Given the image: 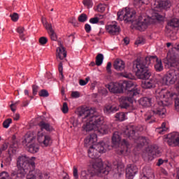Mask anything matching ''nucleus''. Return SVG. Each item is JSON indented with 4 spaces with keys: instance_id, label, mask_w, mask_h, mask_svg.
Masks as SVG:
<instances>
[{
    "instance_id": "obj_1",
    "label": "nucleus",
    "mask_w": 179,
    "mask_h": 179,
    "mask_svg": "<svg viewBox=\"0 0 179 179\" xmlns=\"http://www.w3.org/2000/svg\"><path fill=\"white\" fill-rule=\"evenodd\" d=\"M77 114L79 120L85 122L83 126L85 132L94 131L101 135H106L110 132L111 125L104 124V117L96 111V109L81 108L78 110Z\"/></svg>"
},
{
    "instance_id": "obj_2",
    "label": "nucleus",
    "mask_w": 179,
    "mask_h": 179,
    "mask_svg": "<svg viewBox=\"0 0 179 179\" xmlns=\"http://www.w3.org/2000/svg\"><path fill=\"white\" fill-rule=\"evenodd\" d=\"M117 20L122 22L124 20L125 23H134L135 24L137 30L140 31H145L148 29V26L151 23H155L157 22H164V16L159 14L158 13H154L152 17L150 18H143L142 16H139L137 20H135L136 16V11L132 8H126L117 13Z\"/></svg>"
},
{
    "instance_id": "obj_3",
    "label": "nucleus",
    "mask_w": 179,
    "mask_h": 179,
    "mask_svg": "<svg viewBox=\"0 0 179 179\" xmlns=\"http://www.w3.org/2000/svg\"><path fill=\"white\" fill-rule=\"evenodd\" d=\"M36 157H29L26 155L19 156L17 159V169L11 172L13 179H23L27 176V179H41V171H34L36 169Z\"/></svg>"
},
{
    "instance_id": "obj_4",
    "label": "nucleus",
    "mask_w": 179,
    "mask_h": 179,
    "mask_svg": "<svg viewBox=\"0 0 179 179\" xmlns=\"http://www.w3.org/2000/svg\"><path fill=\"white\" fill-rule=\"evenodd\" d=\"M133 69H136V75L138 76V79L145 80L141 83V87L143 89H155L157 85V80L156 78H152V73L149 71L148 66L145 64V62L142 60H135L133 62Z\"/></svg>"
},
{
    "instance_id": "obj_5",
    "label": "nucleus",
    "mask_w": 179,
    "mask_h": 179,
    "mask_svg": "<svg viewBox=\"0 0 179 179\" xmlns=\"http://www.w3.org/2000/svg\"><path fill=\"white\" fill-rule=\"evenodd\" d=\"M84 142L85 146L89 148L87 153L90 159H99L100 153H106L107 150H110V145L103 141L96 145H93L97 142V134H96L87 136Z\"/></svg>"
},
{
    "instance_id": "obj_6",
    "label": "nucleus",
    "mask_w": 179,
    "mask_h": 179,
    "mask_svg": "<svg viewBox=\"0 0 179 179\" xmlns=\"http://www.w3.org/2000/svg\"><path fill=\"white\" fill-rule=\"evenodd\" d=\"M122 85L123 89L127 90V96H122L120 98V107L121 108L129 110L131 108L129 104L134 103V97L138 96L141 91L135 87V84L131 80L124 81Z\"/></svg>"
},
{
    "instance_id": "obj_7",
    "label": "nucleus",
    "mask_w": 179,
    "mask_h": 179,
    "mask_svg": "<svg viewBox=\"0 0 179 179\" xmlns=\"http://www.w3.org/2000/svg\"><path fill=\"white\" fill-rule=\"evenodd\" d=\"M92 167L94 170V173L99 177H104V176H108V173L111 171V166L103 165V161L101 159H96L92 164Z\"/></svg>"
},
{
    "instance_id": "obj_8",
    "label": "nucleus",
    "mask_w": 179,
    "mask_h": 179,
    "mask_svg": "<svg viewBox=\"0 0 179 179\" xmlns=\"http://www.w3.org/2000/svg\"><path fill=\"white\" fill-rule=\"evenodd\" d=\"M162 82L166 85H174L177 82L176 89L179 90L178 71L176 69L169 70L162 78Z\"/></svg>"
},
{
    "instance_id": "obj_9",
    "label": "nucleus",
    "mask_w": 179,
    "mask_h": 179,
    "mask_svg": "<svg viewBox=\"0 0 179 179\" xmlns=\"http://www.w3.org/2000/svg\"><path fill=\"white\" fill-rule=\"evenodd\" d=\"M155 69L156 72H162L163 71V63H162V59H159L157 56H149L145 57V63L147 65H150V64H155Z\"/></svg>"
},
{
    "instance_id": "obj_10",
    "label": "nucleus",
    "mask_w": 179,
    "mask_h": 179,
    "mask_svg": "<svg viewBox=\"0 0 179 179\" xmlns=\"http://www.w3.org/2000/svg\"><path fill=\"white\" fill-rule=\"evenodd\" d=\"M38 142L43 148H47L52 143V139L50 135L44 134L41 131L38 132Z\"/></svg>"
},
{
    "instance_id": "obj_11",
    "label": "nucleus",
    "mask_w": 179,
    "mask_h": 179,
    "mask_svg": "<svg viewBox=\"0 0 179 179\" xmlns=\"http://www.w3.org/2000/svg\"><path fill=\"white\" fill-rule=\"evenodd\" d=\"M168 65L176 68L179 72V56L173 52L167 54Z\"/></svg>"
},
{
    "instance_id": "obj_12",
    "label": "nucleus",
    "mask_w": 179,
    "mask_h": 179,
    "mask_svg": "<svg viewBox=\"0 0 179 179\" xmlns=\"http://www.w3.org/2000/svg\"><path fill=\"white\" fill-rule=\"evenodd\" d=\"M42 23L45 29H46V30L48 31V33L51 40L52 41H57V40H58V37L57 36V34H55V31H54V29H52V25L47 22L45 19H42Z\"/></svg>"
},
{
    "instance_id": "obj_13",
    "label": "nucleus",
    "mask_w": 179,
    "mask_h": 179,
    "mask_svg": "<svg viewBox=\"0 0 179 179\" xmlns=\"http://www.w3.org/2000/svg\"><path fill=\"white\" fill-rule=\"evenodd\" d=\"M106 87L108 89L110 93L118 94L124 92L122 84L118 83H110L106 85Z\"/></svg>"
},
{
    "instance_id": "obj_14",
    "label": "nucleus",
    "mask_w": 179,
    "mask_h": 179,
    "mask_svg": "<svg viewBox=\"0 0 179 179\" xmlns=\"http://www.w3.org/2000/svg\"><path fill=\"white\" fill-rule=\"evenodd\" d=\"M179 27V20L178 18H173L168 21L166 26V31L168 34L173 33L176 29Z\"/></svg>"
},
{
    "instance_id": "obj_15",
    "label": "nucleus",
    "mask_w": 179,
    "mask_h": 179,
    "mask_svg": "<svg viewBox=\"0 0 179 179\" xmlns=\"http://www.w3.org/2000/svg\"><path fill=\"white\" fill-rule=\"evenodd\" d=\"M138 174V166L135 164H128L126 169V177L128 179H134Z\"/></svg>"
},
{
    "instance_id": "obj_16",
    "label": "nucleus",
    "mask_w": 179,
    "mask_h": 179,
    "mask_svg": "<svg viewBox=\"0 0 179 179\" xmlns=\"http://www.w3.org/2000/svg\"><path fill=\"white\" fill-rule=\"evenodd\" d=\"M106 29V31L112 36H117V34H120V32L121 31V28H120V26L117 24V22H113L112 24L107 25Z\"/></svg>"
},
{
    "instance_id": "obj_17",
    "label": "nucleus",
    "mask_w": 179,
    "mask_h": 179,
    "mask_svg": "<svg viewBox=\"0 0 179 179\" xmlns=\"http://www.w3.org/2000/svg\"><path fill=\"white\" fill-rule=\"evenodd\" d=\"M136 132V127L134 125H129L126 127L125 130L123 131V135L126 138H129V139H135V133Z\"/></svg>"
},
{
    "instance_id": "obj_18",
    "label": "nucleus",
    "mask_w": 179,
    "mask_h": 179,
    "mask_svg": "<svg viewBox=\"0 0 179 179\" xmlns=\"http://www.w3.org/2000/svg\"><path fill=\"white\" fill-rule=\"evenodd\" d=\"M168 143L170 146H179V134L178 133H172L168 136Z\"/></svg>"
},
{
    "instance_id": "obj_19",
    "label": "nucleus",
    "mask_w": 179,
    "mask_h": 179,
    "mask_svg": "<svg viewBox=\"0 0 179 179\" xmlns=\"http://www.w3.org/2000/svg\"><path fill=\"white\" fill-rule=\"evenodd\" d=\"M113 68L115 71H124L125 69V62L121 59H116L113 63Z\"/></svg>"
},
{
    "instance_id": "obj_20",
    "label": "nucleus",
    "mask_w": 179,
    "mask_h": 179,
    "mask_svg": "<svg viewBox=\"0 0 179 179\" xmlns=\"http://www.w3.org/2000/svg\"><path fill=\"white\" fill-rule=\"evenodd\" d=\"M38 127L41 128V131H47V132H52L54 131V127L44 121H41L38 123Z\"/></svg>"
},
{
    "instance_id": "obj_21",
    "label": "nucleus",
    "mask_w": 179,
    "mask_h": 179,
    "mask_svg": "<svg viewBox=\"0 0 179 179\" xmlns=\"http://www.w3.org/2000/svg\"><path fill=\"white\" fill-rule=\"evenodd\" d=\"M64 58H66V51L65 48L61 45L57 48V59L62 60Z\"/></svg>"
},
{
    "instance_id": "obj_22",
    "label": "nucleus",
    "mask_w": 179,
    "mask_h": 179,
    "mask_svg": "<svg viewBox=\"0 0 179 179\" xmlns=\"http://www.w3.org/2000/svg\"><path fill=\"white\" fill-rule=\"evenodd\" d=\"M137 148H142L149 144V139L146 137L139 136L136 141Z\"/></svg>"
},
{
    "instance_id": "obj_23",
    "label": "nucleus",
    "mask_w": 179,
    "mask_h": 179,
    "mask_svg": "<svg viewBox=\"0 0 179 179\" xmlns=\"http://www.w3.org/2000/svg\"><path fill=\"white\" fill-rule=\"evenodd\" d=\"M120 142H121V136H120V133L118 131H115L113 133L112 137V143L115 146L120 145Z\"/></svg>"
},
{
    "instance_id": "obj_24",
    "label": "nucleus",
    "mask_w": 179,
    "mask_h": 179,
    "mask_svg": "<svg viewBox=\"0 0 179 179\" xmlns=\"http://www.w3.org/2000/svg\"><path fill=\"white\" fill-rule=\"evenodd\" d=\"M140 104L143 106V107H150V106H152V99L143 97L141 99Z\"/></svg>"
},
{
    "instance_id": "obj_25",
    "label": "nucleus",
    "mask_w": 179,
    "mask_h": 179,
    "mask_svg": "<svg viewBox=\"0 0 179 179\" xmlns=\"http://www.w3.org/2000/svg\"><path fill=\"white\" fill-rule=\"evenodd\" d=\"M123 149H120L117 151L118 155H122L124 152H128V147L129 146V143L125 139H123L121 143Z\"/></svg>"
},
{
    "instance_id": "obj_26",
    "label": "nucleus",
    "mask_w": 179,
    "mask_h": 179,
    "mask_svg": "<svg viewBox=\"0 0 179 179\" xmlns=\"http://www.w3.org/2000/svg\"><path fill=\"white\" fill-rule=\"evenodd\" d=\"M159 153V148H157V147L151 148L149 152H148V159H152V157H155V156H157Z\"/></svg>"
},
{
    "instance_id": "obj_27",
    "label": "nucleus",
    "mask_w": 179,
    "mask_h": 179,
    "mask_svg": "<svg viewBox=\"0 0 179 179\" xmlns=\"http://www.w3.org/2000/svg\"><path fill=\"white\" fill-rule=\"evenodd\" d=\"M172 3L170 0L161 1V8L167 10L171 8Z\"/></svg>"
},
{
    "instance_id": "obj_28",
    "label": "nucleus",
    "mask_w": 179,
    "mask_h": 179,
    "mask_svg": "<svg viewBox=\"0 0 179 179\" xmlns=\"http://www.w3.org/2000/svg\"><path fill=\"white\" fill-rule=\"evenodd\" d=\"M40 148L37 143H32L29 145V152L30 153H37L38 152Z\"/></svg>"
},
{
    "instance_id": "obj_29",
    "label": "nucleus",
    "mask_w": 179,
    "mask_h": 179,
    "mask_svg": "<svg viewBox=\"0 0 179 179\" xmlns=\"http://www.w3.org/2000/svg\"><path fill=\"white\" fill-rule=\"evenodd\" d=\"M150 0H134V5L135 6H142V5H148Z\"/></svg>"
},
{
    "instance_id": "obj_30",
    "label": "nucleus",
    "mask_w": 179,
    "mask_h": 179,
    "mask_svg": "<svg viewBox=\"0 0 179 179\" xmlns=\"http://www.w3.org/2000/svg\"><path fill=\"white\" fill-rule=\"evenodd\" d=\"M115 117L117 121H125L127 115H125L124 112H119L115 114Z\"/></svg>"
},
{
    "instance_id": "obj_31",
    "label": "nucleus",
    "mask_w": 179,
    "mask_h": 179,
    "mask_svg": "<svg viewBox=\"0 0 179 179\" xmlns=\"http://www.w3.org/2000/svg\"><path fill=\"white\" fill-rule=\"evenodd\" d=\"M104 60V56L103 54L99 53L96 57V65L97 66H100L103 64V61Z\"/></svg>"
},
{
    "instance_id": "obj_32",
    "label": "nucleus",
    "mask_w": 179,
    "mask_h": 179,
    "mask_svg": "<svg viewBox=\"0 0 179 179\" xmlns=\"http://www.w3.org/2000/svg\"><path fill=\"white\" fill-rule=\"evenodd\" d=\"M81 179H91L92 173L89 171H82L80 174Z\"/></svg>"
},
{
    "instance_id": "obj_33",
    "label": "nucleus",
    "mask_w": 179,
    "mask_h": 179,
    "mask_svg": "<svg viewBox=\"0 0 179 179\" xmlns=\"http://www.w3.org/2000/svg\"><path fill=\"white\" fill-rule=\"evenodd\" d=\"M167 129H169V128L166 127V122H163L162 124V126L157 129V131L159 134H161L163 135V134H164V132H166Z\"/></svg>"
},
{
    "instance_id": "obj_34",
    "label": "nucleus",
    "mask_w": 179,
    "mask_h": 179,
    "mask_svg": "<svg viewBox=\"0 0 179 179\" xmlns=\"http://www.w3.org/2000/svg\"><path fill=\"white\" fill-rule=\"evenodd\" d=\"M17 33H19L21 40H22V41H24L25 38H24V34H23V33L24 31V28L20 27L17 29Z\"/></svg>"
},
{
    "instance_id": "obj_35",
    "label": "nucleus",
    "mask_w": 179,
    "mask_h": 179,
    "mask_svg": "<svg viewBox=\"0 0 179 179\" xmlns=\"http://www.w3.org/2000/svg\"><path fill=\"white\" fill-rule=\"evenodd\" d=\"M87 20V15L85 13H83L78 17V22L80 23H85Z\"/></svg>"
},
{
    "instance_id": "obj_36",
    "label": "nucleus",
    "mask_w": 179,
    "mask_h": 179,
    "mask_svg": "<svg viewBox=\"0 0 179 179\" xmlns=\"http://www.w3.org/2000/svg\"><path fill=\"white\" fill-rule=\"evenodd\" d=\"M36 138L30 134H26L25 136V142L26 143H31V142H33Z\"/></svg>"
},
{
    "instance_id": "obj_37",
    "label": "nucleus",
    "mask_w": 179,
    "mask_h": 179,
    "mask_svg": "<svg viewBox=\"0 0 179 179\" xmlns=\"http://www.w3.org/2000/svg\"><path fill=\"white\" fill-rule=\"evenodd\" d=\"M38 95L40 97H48L50 96V94L48 93V91L47 90H42L38 92Z\"/></svg>"
},
{
    "instance_id": "obj_38",
    "label": "nucleus",
    "mask_w": 179,
    "mask_h": 179,
    "mask_svg": "<svg viewBox=\"0 0 179 179\" xmlns=\"http://www.w3.org/2000/svg\"><path fill=\"white\" fill-rule=\"evenodd\" d=\"M144 176H146L147 177L151 179L155 178V174L152 169H148L146 173L144 174Z\"/></svg>"
},
{
    "instance_id": "obj_39",
    "label": "nucleus",
    "mask_w": 179,
    "mask_h": 179,
    "mask_svg": "<svg viewBox=\"0 0 179 179\" xmlns=\"http://www.w3.org/2000/svg\"><path fill=\"white\" fill-rule=\"evenodd\" d=\"M0 179H10V176L8 172L3 171L0 173Z\"/></svg>"
},
{
    "instance_id": "obj_40",
    "label": "nucleus",
    "mask_w": 179,
    "mask_h": 179,
    "mask_svg": "<svg viewBox=\"0 0 179 179\" xmlns=\"http://www.w3.org/2000/svg\"><path fill=\"white\" fill-rule=\"evenodd\" d=\"M12 122V119L8 118L4 120L3 122V128L8 129L9 128V126L10 125V123Z\"/></svg>"
},
{
    "instance_id": "obj_41",
    "label": "nucleus",
    "mask_w": 179,
    "mask_h": 179,
    "mask_svg": "<svg viewBox=\"0 0 179 179\" xmlns=\"http://www.w3.org/2000/svg\"><path fill=\"white\" fill-rule=\"evenodd\" d=\"M83 4L85 5V6H87L88 9H90V8L93 7V2L92 1V0H84Z\"/></svg>"
},
{
    "instance_id": "obj_42",
    "label": "nucleus",
    "mask_w": 179,
    "mask_h": 179,
    "mask_svg": "<svg viewBox=\"0 0 179 179\" xmlns=\"http://www.w3.org/2000/svg\"><path fill=\"white\" fill-rule=\"evenodd\" d=\"M48 43V38L45 36H42L39 38V43L41 45H45V43Z\"/></svg>"
},
{
    "instance_id": "obj_43",
    "label": "nucleus",
    "mask_w": 179,
    "mask_h": 179,
    "mask_svg": "<svg viewBox=\"0 0 179 179\" xmlns=\"http://www.w3.org/2000/svg\"><path fill=\"white\" fill-rule=\"evenodd\" d=\"M135 44L136 45H141L145 44V38H143V37H138L136 41Z\"/></svg>"
},
{
    "instance_id": "obj_44",
    "label": "nucleus",
    "mask_w": 179,
    "mask_h": 179,
    "mask_svg": "<svg viewBox=\"0 0 179 179\" xmlns=\"http://www.w3.org/2000/svg\"><path fill=\"white\" fill-rule=\"evenodd\" d=\"M161 5H162V1H155L152 4V8H154V9H156L157 8H161Z\"/></svg>"
},
{
    "instance_id": "obj_45",
    "label": "nucleus",
    "mask_w": 179,
    "mask_h": 179,
    "mask_svg": "<svg viewBox=\"0 0 179 179\" xmlns=\"http://www.w3.org/2000/svg\"><path fill=\"white\" fill-rule=\"evenodd\" d=\"M103 112L105 114H111L112 113V106H106L103 108Z\"/></svg>"
},
{
    "instance_id": "obj_46",
    "label": "nucleus",
    "mask_w": 179,
    "mask_h": 179,
    "mask_svg": "<svg viewBox=\"0 0 179 179\" xmlns=\"http://www.w3.org/2000/svg\"><path fill=\"white\" fill-rule=\"evenodd\" d=\"M62 110L64 114H66V113H68V111L69 110V108H68V103L66 102H64L63 103Z\"/></svg>"
},
{
    "instance_id": "obj_47",
    "label": "nucleus",
    "mask_w": 179,
    "mask_h": 179,
    "mask_svg": "<svg viewBox=\"0 0 179 179\" xmlns=\"http://www.w3.org/2000/svg\"><path fill=\"white\" fill-rule=\"evenodd\" d=\"M10 17L13 22H17V20H19V14L14 13L12 15H10Z\"/></svg>"
},
{
    "instance_id": "obj_48",
    "label": "nucleus",
    "mask_w": 179,
    "mask_h": 179,
    "mask_svg": "<svg viewBox=\"0 0 179 179\" xmlns=\"http://www.w3.org/2000/svg\"><path fill=\"white\" fill-rule=\"evenodd\" d=\"M73 175L74 179L79 178V174L78 173V168L76 166H73Z\"/></svg>"
},
{
    "instance_id": "obj_49",
    "label": "nucleus",
    "mask_w": 179,
    "mask_h": 179,
    "mask_svg": "<svg viewBox=\"0 0 179 179\" xmlns=\"http://www.w3.org/2000/svg\"><path fill=\"white\" fill-rule=\"evenodd\" d=\"M8 149V144L6 143H3L0 148V156L2 155V152H5Z\"/></svg>"
},
{
    "instance_id": "obj_50",
    "label": "nucleus",
    "mask_w": 179,
    "mask_h": 179,
    "mask_svg": "<svg viewBox=\"0 0 179 179\" xmlns=\"http://www.w3.org/2000/svg\"><path fill=\"white\" fill-rule=\"evenodd\" d=\"M98 22H99V17H97L90 18V23H91L92 24H96Z\"/></svg>"
},
{
    "instance_id": "obj_51",
    "label": "nucleus",
    "mask_w": 179,
    "mask_h": 179,
    "mask_svg": "<svg viewBox=\"0 0 179 179\" xmlns=\"http://www.w3.org/2000/svg\"><path fill=\"white\" fill-rule=\"evenodd\" d=\"M38 92V86L37 85H32V93L34 96H36L37 94V92Z\"/></svg>"
},
{
    "instance_id": "obj_52",
    "label": "nucleus",
    "mask_w": 179,
    "mask_h": 179,
    "mask_svg": "<svg viewBox=\"0 0 179 179\" xmlns=\"http://www.w3.org/2000/svg\"><path fill=\"white\" fill-rule=\"evenodd\" d=\"M111 66H112V64H111V62H108L107 64V66H106V71H107V73H109V75H111Z\"/></svg>"
},
{
    "instance_id": "obj_53",
    "label": "nucleus",
    "mask_w": 179,
    "mask_h": 179,
    "mask_svg": "<svg viewBox=\"0 0 179 179\" xmlns=\"http://www.w3.org/2000/svg\"><path fill=\"white\" fill-rule=\"evenodd\" d=\"M99 93L102 94V96H107L108 91H107V89L106 88H101L99 90Z\"/></svg>"
},
{
    "instance_id": "obj_54",
    "label": "nucleus",
    "mask_w": 179,
    "mask_h": 179,
    "mask_svg": "<svg viewBox=\"0 0 179 179\" xmlns=\"http://www.w3.org/2000/svg\"><path fill=\"white\" fill-rule=\"evenodd\" d=\"M71 96L74 99H78L80 96V94L79 93V92L75 91L71 93Z\"/></svg>"
},
{
    "instance_id": "obj_55",
    "label": "nucleus",
    "mask_w": 179,
    "mask_h": 179,
    "mask_svg": "<svg viewBox=\"0 0 179 179\" xmlns=\"http://www.w3.org/2000/svg\"><path fill=\"white\" fill-rule=\"evenodd\" d=\"M85 30L86 33H90L92 31V27L89 24H85Z\"/></svg>"
},
{
    "instance_id": "obj_56",
    "label": "nucleus",
    "mask_w": 179,
    "mask_h": 179,
    "mask_svg": "<svg viewBox=\"0 0 179 179\" xmlns=\"http://www.w3.org/2000/svg\"><path fill=\"white\" fill-rule=\"evenodd\" d=\"M98 9V12H104L106 10V8L104 7V6H103V4H99L97 7Z\"/></svg>"
},
{
    "instance_id": "obj_57",
    "label": "nucleus",
    "mask_w": 179,
    "mask_h": 179,
    "mask_svg": "<svg viewBox=\"0 0 179 179\" xmlns=\"http://www.w3.org/2000/svg\"><path fill=\"white\" fill-rule=\"evenodd\" d=\"M58 69L60 75L64 77V73H62L63 67H62V62H60L58 66Z\"/></svg>"
},
{
    "instance_id": "obj_58",
    "label": "nucleus",
    "mask_w": 179,
    "mask_h": 179,
    "mask_svg": "<svg viewBox=\"0 0 179 179\" xmlns=\"http://www.w3.org/2000/svg\"><path fill=\"white\" fill-rule=\"evenodd\" d=\"M50 175L48 173H41V179H49Z\"/></svg>"
},
{
    "instance_id": "obj_59",
    "label": "nucleus",
    "mask_w": 179,
    "mask_h": 179,
    "mask_svg": "<svg viewBox=\"0 0 179 179\" xmlns=\"http://www.w3.org/2000/svg\"><path fill=\"white\" fill-rule=\"evenodd\" d=\"M79 85L80 86H86V85H87V82H86L85 80H80Z\"/></svg>"
},
{
    "instance_id": "obj_60",
    "label": "nucleus",
    "mask_w": 179,
    "mask_h": 179,
    "mask_svg": "<svg viewBox=\"0 0 179 179\" xmlns=\"http://www.w3.org/2000/svg\"><path fill=\"white\" fill-rule=\"evenodd\" d=\"M120 172L118 171V174L119 176H121V174H124V167L117 166L118 171H120Z\"/></svg>"
},
{
    "instance_id": "obj_61",
    "label": "nucleus",
    "mask_w": 179,
    "mask_h": 179,
    "mask_svg": "<svg viewBox=\"0 0 179 179\" xmlns=\"http://www.w3.org/2000/svg\"><path fill=\"white\" fill-rule=\"evenodd\" d=\"M163 163H164V160H163L162 159H159L157 166H162Z\"/></svg>"
},
{
    "instance_id": "obj_62",
    "label": "nucleus",
    "mask_w": 179,
    "mask_h": 179,
    "mask_svg": "<svg viewBox=\"0 0 179 179\" xmlns=\"http://www.w3.org/2000/svg\"><path fill=\"white\" fill-rule=\"evenodd\" d=\"M123 41H124V44H126V45H128V44H129V38H124L123 39Z\"/></svg>"
},
{
    "instance_id": "obj_63",
    "label": "nucleus",
    "mask_w": 179,
    "mask_h": 179,
    "mask_svg": "<svg viewBox=\"0 0 179 179\" xmlns=\"http://www.w3.org/2000/svg\"><path fill=\"white\" fill-rule=\"evenodd\" d=\"M118 111V108L116 106H112V113H116Z\"/></svg>"
},
{
    "instance_id": "obj_64",
    "label": "nucleus",
    "mask_w": 179,
    "mask_h": 179,
    "mask_svg": "<svg viewBox=\"0 0 179 179\" xmlns=\"http://www.w3.org/2000/svg\"><path fill=\"white\" fill-rule=\"evenodd\" d=\"M173 48H174L175 50H176V51H178V52H179V43H176V44L175 45V46L173 47Z\"/></svg>"
}]
</instances>
